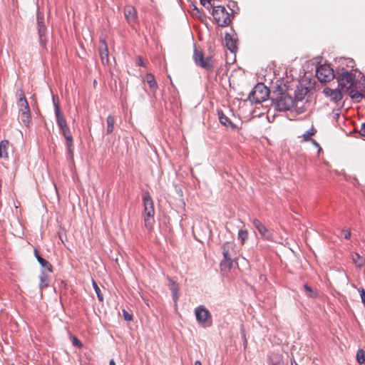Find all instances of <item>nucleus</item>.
I'll return each mask as SVG.
<instances>
[{
	"label": "nucleus",
	"instance_id": "27",
	"mask_svg": "<svg viewBox=\"0 0 365 365\" xmlns=\"http://www.w3.org/2000/svg\"><path fill=\"white\" fill-rule=\"evenodd\" d=\"M66 158L68 161L71 162L73 160V142L66 143Z\"/></svg>",
	"mask_w": 365,
	"mask_h": 365
},
{
	"label": "nucleus",
	"instance_id": "19",
	"mask_svg": "<svg viewBox=\"0 0 365 365\" xmlns=\"http://www.w3.org/2000/svg\"><path fill=\"white\" fill-rule=\"evenodd\" d=\"M169 287L172 293V297L174 302V304L177 305L179 295H178V291H179V286L178 284L176 283L174 280L172 279H169Z\"/></svg>",
	"mask_w": 365,
	"mask_h": 365
},
{
	"label": "nucleus",
	"instance_id": "50",
	"mask_svg": "<svg viewBox=\"0 0 365 365\" xmlns=\"http://www.w3.org/2000/svg\"><path fill=\"white\" fill-rule=\"evenodd\" d=\"M109 365H115V363L113 359H111L109 362Z\"/></svg>",
	"mask_w": 365,
	"mask_h": 365
},
{
	"label": "nucleus",
	"instance_id": "44",
	"mask_svg": "<svg viewBox=\"0 0 365 365\" xmlns=\"http://www.w3.org/2000/svg\"><path fill=\"white\" fill-rule=\"evenodd\" d=\"M359 134L362 137L363 140H365V123H362L359 130Z\"/></svg>",
	"mask_w": 365,
	"mask_h": 365
},
{
	"label": "nucleus",
	"instance_id": "22",
	"mask_svg": "<svg viewBox=\"0 0 365 365\" xmlns=\"http://www.w3.org/2000/svg\"><path fill=\"white\" fill-rule=\"evenodd\" d=\"M145 81L154 92L157 91L158 86L153 74L148 73L145 76Z\"/></svg>",
	"mask_w": 365,
	"mask_h": 365
},
{
	"label": "nucleus",
	"instance_id": "28",
	"mask_svg": "<svg viewBox=\"0 0 365 365\" xmlns=\"http://www.w3.org/2000/svg\"><path fill=\"white\" fill-rule=\"evenodd\" d=\"M56 118L58 126H65L67 124L66 120L61 112L56 113Z\"/></svg>",
	"mask_w": 365,
	"mask_h": 365
},
{
	"label": "nucleus",
	"instance_id": "7",
	"mask_svg": "<svg viewBox=\"0 0 365 365\" xmlns=\"http://www.w3.org/2000/svg\"><path fill=\"white\" fill-rule=\"evenodd\" d=\"M193 60L197 66L208 71H212L215 67L213 58L212 56L205 58L202 51L197 50L196 48L194 49Z\"/></svg>",
	"mask_w": 365,
	"mask_h": 365
},
{
	"label": "nucleus",
	"instance_id": "35",
	"mask_svg": "<svg viewBox=\"0 0 365 365\" xmlns=\"http://www.w3.org/2000/svg\"><path fill=\"white\" fill-rule=\"evenodd\" d=\"M52 102L54 106V111L56 113L61 112L60 103L58 96L52 95Z\"/></svg>",
	"mask_w": 365,
	"mask_h": 365
},
{
	"label": "nucleus",
	"instance_id": "8",
	"mask_svg": "<svg viewBox=\"0 0 365 365\" xmlns=\"http://www.w3.org/2000/svg\"><path fill=\"white\" fill-rule=\"evenodd\" d=\"M341 70L342 71L341 73H339V71H336L335 78L337 79L339 87L342 89L345 88L348 90L354 86L355 74H354L351 71H345L344 68H342Z\"/></svg>",
	"mask_w": 365,
	"mask_h": 365
},
{
	"label": "nucleus",
	"instance_id": "51",
	"mask_svg": "<svg viewBox=\"0 0 365 365\" xmlns=\"http://www.w3.org/2000/svg\"><path fill=\"white\" fill-rule=\"evenodd\" d=\"M244 339H245V340H244V345H245V347H246L247 342V339H246L245 335H244Z\"/></svg>",
	"mask_w": 365,
	"mask_h": 365
},
{
	"label": "nucleus",
	"instance_id": "33",
	"mask_svg": "<svg viewBox=\"0 0 365 365\" xmlns=\"http://www.w3.org/2000/svg\"><path fill=\"white\" fill-rule=\"evenodd\" d=\"M350 97L353 99L359 102L360 99L364 98V95L359 92L358 91L351 90L349 93Z\"/></svg>",
	"mask_w": 365,
	"mask_h": 365
},
{
	"label": "nucleus",
	"instance_id": "30",
	"mask_svg": "<svg viewBox=\"0 0 365 365\" xmlns=\"http://www.w3.org/2000/svg\"><path fill=\"white\" fill-rule=\"evenodd\" d=\"M304 288L306 291V295L309 298H315L317 296V292L314 291L310 286L305 284L304 285Z\"/></svg>",
	"mask_w": 365,
	"mask_h": 365
},
{
	"label": "nucleus",
	"instance_id": "26",
	"mask_svg": "<svg viewBox=\"0 0 365 365\" xmlns=\"http://www.w3.org/2000/svg\"><path fill=\"white\" fill-rule=\"evenodd\" d=\"M272 365H284L282 356L280 354H272L269 357Z\"/></svg>",
	"mask_w": 365,
	"mask_h": 365
},
{
	"label": "nucleus",
	"instance_id": "12",
	"mask_svg": "<svg viewBox=\"0 0 365 365\" xmlns=\"http://www.w3.org/2000/svg\"><path fill=\"white\" fill-rule=\"evenodd\" d=\"M98 51L103 64H108L109 62V52L107 43L105 39L99 41Z\"/></svg>",
	"mask_w": 365,
	"mask_h": 365
},
{
	"label": "nucleus",
	"instance_id": "41",
	"mask_svg": "<svg viewBox=\"0 0 365 365\" xmlns=\"http://www.w3.org/2000/svg\"><path fill=\"white\" fill-rule=\"evenodd\" d=\"M341 235L344 238L349 240L351 237V231L350 230H341Z\"/></svg>",
	"mask_w": 365,
	"mask_h": 365
},
{
	"label": "nucleus",
	"instance_id": "20",
	"mask_svg": "<svg viewBox=\"0 0 365 365\" xmlns=\"http://www.w3.org/2000/svg\"><path fill=\"white\" fill-rule=\"evenodd\" d=\"M39 289L42 292L43 289L49 287L50 279L46 271H41L39 275Z\"/></svg>",
	"mask_w": 365,
	"mask_h": 365
},
{
	"label": "nucleus",
	"instance_id": "49",
	"mask_svg": "<svg viewBox=\"0 0 365 365\" xmlns=\"http://www.w3.org/2000/svg\"><path fill=\"white\" fill-rule=\"evenodd\" d=\"M361 85L363 86V91H365V76L364 77L362 80ZM364 98H365V94H364Z\"/></svg>",
	"mask_w": 365,
	"mask_h": 365
},
{
	"label": "nucleus",
	"instance_id": "48",
	"mask_svg": "<svg viewBox=\"0 0 365 365\" xmlns=\"http://www.w3.org/2000/svg\"><path fill=\"white\" fill-rule=\"evenodd\" d=\"M69 127L68 125V124H66L65 126H61L60 127V131L61 133L63 132L64 130H66V129H68Z\"/></svg>",
	"mask_w": 365,
	"mask_h": 365
},
{
	"label": "nucleus",
	"instance_id": "9",
	"mask_svg": "<svg viewBox=\"0 0 365 365\" xmlns=\"http://www.w3.org/2000/svg\"><path fill=\"white\" fill-rule=\"evenodd\" d=\"M195 315L198 324L203 327H210L212 324V315L210 311L203 305H199L195 308Z\"/></svg>",
	"mask_w": 365,
	"mask_h": 365
},
{
	"label": "nucleus",
	"instance_id": "52",
	"mask_svg": "<svg viewBox=\"0 0 365 365\" xmlns=\"http://www.w3.org/2000/svg\"><path fill=\"white\" fill-rule=\"evenodd\" d=\"M291 365H297V362L295 361V360H292L291 361Z\"/></svg>",
	"mask_w": 365,
	"mask_h": 365
},
{
	"label": "nucleus",
	"instance_id": "14",
	"mask_svg": "<svg viewBox=\"0 0 365 365\" xmlns=\"http://www.w3.org/2000/svg\"><path fill=\"white\" fill-rule=\"evenodd\" d=\"M324 93L329 96L332 101L338 103L342 99V94L339 89H331L330 88H325L323 91Z\"/></svg>",
	"mask_w": 365,
	"mask_h": 365
},
{
	"label": "nucleus",
	"instance_id": "45",
	"mask_svg": "<svg viewBox=\"0 0 365 365\" xmlns=\"http://www.w3.org/2000/svg\"><path fill=\"white\" fill-rule=\"evenodd\" d=\"M137 65L140 66H143V67H146V65L145 63L143 62V60L141 56H138L137 58Z\"/></svg>",
	"mask_w": 365,
	"mask_h": 365
},
{
	"label": "nucleus",
	"instance_id": "10",
	"mask_svg": "<svg viewBox=\"0 0 365 365\" xmlns=\"http://www.w3.org/2000/svg\"><path fill=\"white\" fill-rule=\"evenodd\" d=\"M316 76L320 82H329L336 77L334 69L329 64H322L317 66Z\"/></svg>",
	"mask_w": 365,
	"mask_h": 365
},
{
	"label": "nucleus",
	"instance_id": "40",
	"mask_svg": "<svg viewBox=\"0 0 365 365\" xmlns=\"http://www.w3.org/2000/svg\"><path fill=\"white\" fill-rule=\"evenodd\" d=\"M123 315L125 321L133 320V315L129 314L125 309H123Z\"/></svg>",
	"mask_w": 365,
	"mask_h": 365
},
{
	"label": "nucleus",
	"instance_id": "46",
	"mask_svg": "<svg viewBox=\"0 0 365 365\" xmlns=\"http://www.w3.org/2000/svg\"><path fill=\"white\" fill-rule=\"evenodd\" d=\"M345 61H346V66L348 67H351V68H354V61L353 59L347 58V59H345Z\"/></svg>",
	"mask_w": 365,
	"mask_h": 365
},
{
	"label": "nucleus",
	"instance_id": "17",
	"mask_svg": "<svg viewBox=\"0 0 365 365\" xmlns=\"http://www.w3.org/2000/svg\"><path fill=\"white\" fill-rule=\"evenodd\" d=\"M34 255L35 257L38 262V263L41 264V266L46 269L49 272H53V266L52 264L46 259L43 258L38 253V251L35 249L34 250Z\"/></svg>",
	"mask_w": 365,
	"mask_h": 365
},
{
	"label": "nucleus",
	"instance_id": "47",
	"mask_svg": "<svg viewBox=\"0 0 365 365\" xmlns=\"http://www.w3.org/2000/svg\"><path fill=\"white\" fill-rule=\"evenodd\" d=\"M311 141H312V144H313L315 147H317V148H319V150H322V148L320 147V145H319V143H318L315 140L312 139V140H311Z\"/></svg>",
	"mask_w": 365,
	"mask_h": 365
},
{
	"label": "nucleus",
	"instance_id": "15",
	"mask_svg": "<svg viewBox=\"0 0 365 365\" xmlns=\"http://www.w3.org/2000/svg\"><path fill=\"white\" fill-rule=\"evenodd\" d=\"M309 92V89L308 87L305 86L303 83H299L295 91V97L294 101H302L305 96Z\"/></svg>",
	"mask_w": 365,
	"mask_h": 365
},
{
	"label": "nucleus",
	"instance_id": "13",
	"mask_svg": "<svg viewBox=\"0 0 365 365\" xmlns=\"http://www.w3.org/2000/svg\"><path fill=\"white\" fill-rule=\"evenodd\" d=\"M125 17L130 25L133 26L138 20L136 9L133 6H127L124 9Z\"/></svg>",
	"mask_w": 365,
	"mask_h": 365
},
{
	"label": "nucleus",
	"instance_id": "11",
	"mask_svg": "<svg viewBox=\"0 0 365 365\" xmlns=\"http://www.w3.org/2000/svg\"><path fill=\"white\" fill-rule=\"evenodd\" d=\"M252 222L255 228L259 232L263 238L269 241H273L272 235L258 219H253Z\"/></svg>",
	"mask_w": 365,
	"mask_h": 365
},
{
	"label": "nucleus",
	"instance_id": "18",
	"mask_svg": "<svg viewBox=\"0 0 365 365\" xmlns=\"http://www.w3.org/2000/svg\"><path fill=\"white\" fill-rule=\"evenodd\" d=\"M36 21L38 36H46L47 29L44 24L43 17L40 14H37Z\"/></svg>",
	"mask_w": 365,
	"mask_h": 365
},
{
	"label": "nucleus",
	"instance_id": "5",
	"mask_svg": "<svg viewBox=\"0 0 365 365\" xmlns=\"http://www.w3.org/2000/svg\"><path fill=\"white\" fill-rule=\"evenodd\" d=\"M212 14L217 24L220 27H225L231 23L230 14L225 6H213Z\"/></svg>",
	"mask_w": 365,
	"mask_h": 365
},
{
	"label": "nucleus",
	"instance_id": "3",
	"mask_svg": "<svg viewBox=\"0 0 365 365\" xmlns=\"http://www.w3.org/2000/svg\"><path fill=\"white\" fill-rule=\"evenodd\" d=\"M143 201L144 205V223L145 227L148 230L153 228L154 223L155 209L153 199L148 191H146L143 195Z\"/></svg>",
	"mask_w": 365,
	"mask_h": 365
},
{
	"label": "nucleus",
	"instance_id": "21",
	"mask_svg": "<svg viewBox=\"0 0 365 365\" xmlns=\"http://www.w3.org/2000/svg\"><path fill=\"white\" fill-rule=\"evenodd\" d=\"M217 115H218V118H219V120L221 124H222L223 125L225 126H230L231 128H236V125L235 124H233L230 120V119L228 118V117H227L225 113H223L222 110H217Z\"/></svg>",
	"mask_w": 365,
	"mask_h": 365
},
{
	"label": "nucleus",
	"instance_id": "39",
	"mask_svg": "<svg viewBox=\"0 0 365 365\" xmlns=\"http://www.w3.org/2000/svg\"><path fill=\"white\" fill-rule=\"evenodd\" d=\"M358 290L360 294L361 302L365 307V289L363 287H359Z\"/></svg>",
	"mask_w": 365,
	"mask_h": 365
},
{
	"label": "nucleus",
	"instance_id": "36",
	"mask_svg": "<svg viewBox=\"0 0 365 365\" xmlns=\"http://www.w3.org/2000/svg\"><path fill=\"white\" fill-rule=\"evenodd\" d=\"M61 134L66 139V143L73 142V136L71 135V132L69 128L68 129H66V130H64L63 132H62Z\"/></svg>",
	"mask_w": 365,
	"mask_h": 365
},
{
	"label": "nucleus",
	"instance_id": "34",
	"mask_svg": "<svg viewBox=\"0 0 365 365\" xmlns=\"http://www.w3.org/2000/svg\"><path fill=\"white\" fill-rule=\"evenodd\" d=\"M356 360L360 364H365V351L363 349H359L356 353Z\"/></svg>",
	"mask_w": 365,
	"mask_h": 365
},
{
	"label": "nucleus",
	"instance_id": "38",
	"mask_svg": "<svg viewBox=\"0 0 365 365\" xmlns=\"http://www.w3.org/2000/svg\"><path fill=\"white\" fill-rule=\"evenodd\" d=\"M72 344L73 346H77L78 348H81L83 346V344L81 341L76 336L73 337Z\"/></svg>",
	"mask_w": 365,
	"mask_h": 365
},
{
	"label": "nucleus",
	"instance_id": "43",
	"mask_svg": "<svg viewBox=\"0 0 365 365\" xmlns=\"http://www.w3.org/2000/svg\"><path fill=\"white\" fill-rule=\"evenodd\" d=\"M212 0H200V4L204 6H206L207 4H208L207 7L209 6H210L211 7L213 8V6H215V3H212Z\"/></svg>",
	"mask_w": 365,
	"mask_h": 365
},
{
	"label": "nucleus",
	"instance_id": "16",
	"mask_svg": "<svg viewBox=\"0 0 365 365\" xmlns=\"http://www.w3.org/2000/svg\"><path fill=\"white\" fill-rule=\"evenodd\" d=\"M225 41L228 50L232 53H235L237 50V40L234 38L232 35L227 33L225 36Z\"/></svg>",
	"mask_w": 365,
	"mask_h": 365
},
{
	"label": "nucleus",
	"instance_id": "29",
	"mask_svg": "<svg viewBox=\"0 0 365 365\" xmlns=\"http://www.w3.org/2000/svg\"><path fill=\"white\" fill-rule=\"evenodd\" d=\"M237 238L240 241L241 244L243 245L245 241L248 239V232L247 230H240L238 231Z\"/></svg>",
	"mask_w": 365,
	"mask_h": 365
},
{
	"label": "nucleus",
	"instance_id": "23",
	"mask_svg": "<svg viewBox=\"0 0 365 365\" xmlns=\"http://www.w3.org/2000/svg\"><path fill=\"white\" fill-rule=\"evenodd\" d=\"M353 262L356 266L361 269L365 264V258L361 256L358 252H354L351 255Z\"/></svg>",
	"mask_w": 365,
	"mask_h": 365
},
{
	"label": "nucleus",
	"instance_id": "31",
	"mask_svg": "<svg viewBox=\"0 0 365 365\" xmlns=\"http://www.w3.org/2000/svg\"><path fill=\"white\" fill-rule=\"evenodd\" d=\"M92 285L97 294L98 299L101 302H103V295L101 293V289L99 288L96 282L94 279H92Z\"/></svg>",
	"mask_w": 365,
	"mask_h": 365
},
{
	"label": "nucleus",
	"instance_id": "32",
	"mask_svg": "<svg viewBox=\"0 0 365 365\" xmlns=\"http://www.w3.org/2000/svg\"><path fill=\"white\" fill-rule=\"evenodd\" d=\"M316 133H317V130L312 125V128L309 130H307V132H305L303 134L304 141H309V140H312L311 139V136L315 135Z\"/></svg>",
	"mask_w": 365,
	"mask_h": 365
},
{
	"label": "nucleus",
	"instance_id": "25",
	"mask_svg": "<svg viewBox=\"0 0 365 365\" xmlns=\"http://www.w3.org/2000/svg\"><path fill=\"white\" fill-rule=\"evenodd\" d=\"M115 123V118L114 115H113L111 114L108 115V116L107 117V119H106V123H107L106 133L107 134H110L113 133V131L114 130Z\"/></svg>",
	"mask_w": 365,
	"mask_h": 365
},
{
	"label": "nucleus",
	"instance_id": "4",
	"mask_svg": "<svg viewBox=\"0 0 365 365\" xmlns=\"http://www.w3.org/2000/svg\"><path fill=\"white\" fill-rule=\"evenodd\" d=\"M269 93V89L264 83H257L249 94L248 98L252 103H260L268 99Z\"/></svg>",
	"mask_w": 365,
	"mask_h": 365
},
{
	"label": "nucleus",
	"instance_id": "24",
	"mask_svg": "<svg viewBox=\"0 0 365 365\" xmlns=\"http://www.w3.org/2000/svg\"><path fill=\"white\" fill-rule=\"evenodd\" d=\"M9 146V142L7 140H4L0 142V158H8L7 150Z\"/></svg>",
	"mask_w": 365,
	"mask_h": 365
},
{
	"label": "nucleus",
	"instance_id": "1",
	"mask_svg": "<svg viewBox=\"0 0 365 365\" xmlns=\"http://www.w3.org/2000/svg\"><path fill=\"white\" fill-rule=\"evenodd\" d=\"M272 105L278 111H286L291 110L294 105V99L287 92L282 91L279 86L278 90L272 93L271 98Z\"/></svg>",
	"mask_w": 365,
	"mask_h": 365
},
{
	"label": "nucleus",
	"instance_id": "53",
	"mask_svg": "<svg viewBox=\"0 0 365 365\" xmlns=\"http://www.w3.org/2000/svg\"><path fill=\"white\" fill-rule=\"evenodd\" d=\"M195 365H202L201 362L200 361H196L195 362Z\"/></svg>",
	"mask_w": 365,
	"mask_h": 365
},
{
	"label": "nucleus",
	"instance_id": "2",
	"mask_svg": "<svg viewBox=\"0 0 365 365\" xmlns=\"http://www.w3.org/2000/svg\"><path fill=\"white\" fill-rule=\"evenodd\" d=\"M16 95L19 96L17 106L19 108V118L23 124L28 127L31 122V110L29 103L22 89L17 91Z\"/></svg>",
	"mask_w": 365,
	"mask_h": 365
},
{
	"label": "nucleus",
	"instance_id": "6",
	"mask_svg": "<svg viewBox=\"0 0 365 365\" xmlns=\"http://www.w3.org/2000/svg\"><path fill=\"white\" fill-rule=\"evenodd\" d=\"M224 259L220 262L222 270L230 269L232 267L235 255L234 245L230 242H225L222 247Z\"/></svg>",
	"mask_w": 365,
	"mask_h": 365
},
{
	"label": "nucleus",
	"instance_id": "42",
	"mask_svg": "<svg viewBox=\"0 0 365 365\" xmlns=\"http://www.w3.org/2000/svg\"><path fill=\"white\" fill-rule=\"evenodd\" d=\"M45 36H38L40 44L43 48H46V43H47V39Z\"/></svg>",
	"mask_w": 365,
	"mask_h": 365
},
{
	"label": "nucleus",
	"instance_id": "37",
	"mask_svg": "<svg viewBox=\"0 0 365 365\" xmlns=\"http://www.w3.org/2000/svg\"><path fill=\"white\" fill-rule=\"evenodd\" d=\"M61 134L66 139V143L73 142V136L71 135V132L69 128L68 129H66V130H64L63 132H62Z\"/></svg>",
	"mask_w": 365,
	"mask_h": 365
}]
</instances>
